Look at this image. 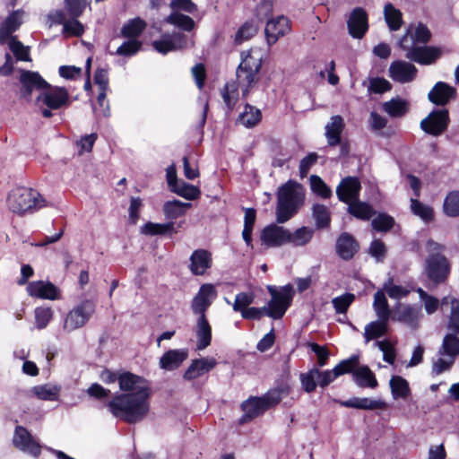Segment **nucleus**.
Segmentation results:
<instances>
[{
  "label": "nucleus",
  "mask_w": 459,
  "mask_h": 459,
  "mask_svg": "<svg viewBox=\"0 0 459 459\" xmlns=\"http://www.w3.org/2000/svg\"><path fill=\"white\" fill-rule=\"evenodd\" d=\"M118 384L125 394H116L108 403L110 413L133 424L143 420L150 411L151 389L146 379L131 372L118 376Z\"/></svg>",
  "instance_id": "1"
},
{
  "label": "nucleus",
  "mask_w": 459,
  "mask_h": 459,
  "mask_svg": "<svg viewBox=\"0 0 459 459\" xmlns=\"http://www.w3.org/2000/svg\"><path fill=\"white\" fill-rule=\"evenodd\" d=\"M242 56L236 71L238 83L228 82L221 90V97L229 111H231L238 102V87L241 88L243 96H247L249 89L258 81L259 71L262 67L261 56H255L251 53H247L246 56L243 53Z\"/></svg>",
  "instance_id": "2"
},
{
  "label": "nucleus",
  "mask_w": 459,
  "mask_h": 459,
  "mask_svg": "<svg viewBox=\"0 0 459 459\" xmlns=\"http://www.w3.org/2000/svg\"><path fill=\"white\" fill-rule=\"evenodd\" d=\"M279 224L278 222L271 223L262 230L260 233L262 246L267 248L280 247L285 245L304 247L311 241L315 233L313 229L306 226L291 231Z\"/></svg>",
  "instance_id": "3"
},
{
  "label": "nucleus",
  "mask_w": 459,
  "mask_h": 459,
  "mask_svg": "<svg viewBox=\"0 0 459 459\" xmlns=\"http://www.w3.org/2000/svg\"><path fill=\"white\" fill-rule=\"evenodd\" d=\"M304 191L297 182L289 180L281 186L277 195L276 222L284 223L290 220L304 203Z\"/></svg>",
  "instance_id": "4"
},
{
  "label": "nucleus",
  "mask_w": 459,
  "mask_h": 459,
  "mask_svg": "<svg viewBox=\"0 0 459 459\" xmlns=\"http://www.w3.org/2000/svg\"><path fill=\"white\" fill-rule=\"evenodd\" d=\"M9 209L17 214L34 212L46 206V201L35 189L17 187L9 194L7 198Z\"/></svg>",
  "instance_id": "5"
},
{
  "label": "nucleus",
  "mask_w": 459,
  "mask_h": 459,
  "mask_svg": "<svg viewBox=\"0 0 459 459\" xmlns=\"http://www.w3.org/2000/svg\"><path fill=\"white\" fill-rule=\"evenodd\" d=\"M69 102V93L64 87H52L50 84L36 98L35 105L41 115L49 118L53 116L51 110L59 109Z\"/></svg>",
  "instance_id": "6"
},
{
  "label": "nucleus",
  "mask_w": 459,
  "mask_h": 459,
  "mask_svg": "<svg viewBox=\"0 0 459 459\" xmlns=\"http://www.w3.org/2000/svg\"><path fill=\"white\" fill-rule=\"evenodd\" d=\"M267 290L271 299L265 307L266 316L273 319L281 318L291 305L294 297V289L291 284H286L280 289L268 285Z\"/></svg>",
  "instance_id": "7"
},
{
  "label": "nucleus",
  "mask_w": 459,
  "mask_h": 459,
  "mask_svg": "<svg viewBox=\"0 0 459 459\" xmlns=\"http://www.w3.org/2000/svg\"><path fill=\"white\" fill-rule=\"evenodd\" d=\"M398 45L403 50L406 51L405 57L407 59L420 65H432L441 56L439 48L428 46H413V41L409 37H402Z\"/></svg>",
  "instance_id": "8"
},
{
  "label": "nucleus",
  "mask_w": 459,
  "mask_h": 459,
  "mask_svg": "<svg viewBox=\"0 0 459 459\" xmlns=\"http://www.w3.org/2000/svg\"><path fill=\"white\" fill-rule=\"evenodd\" d=\"M95 312V303L86 299L73 307L65 316L63 329L72 333L84 326Z\"/></svg>",
  "instance_id": "9"
},
{
  "label": "nucleus",
  "mask_w": 459,
  "mask_h": 459,
  "mask_svg": "<svg viewBox=\"0 0 459 459\" xmlns=\"http://www.w3.org/2000/svg\"><path fill=\"white\" fill-rule=\"evenodd\" d=\"M194 41L181 32L165 33L159 39L152 42L153 48L160 54L166 55L169 52L178 51L192 47Z\"/></svg>",
  "instance_id": "10"
},
{
  "label": "nucleus",
  "mask_w": 459,
  "mask_h": 459,
  "mask_svg": "<svg viewBox=\"0 0 459 459\" xmlns=\"http://www.w3.org/2000/svg\"><path fill=\"white\" fill-rule=\"evenodd\" d=\"M449 124V113L446 108L433 110L421 120L420 128L427 134L437 136L444 133Z\"/></svg>",
  "instance_id": "11"
},
{
  "label": "nucleus",
  "mask_w": 459,
  "mask_h": 459,
  "mask_svg": "<svg viewBox=\"0 0 459 459\" xmlns=\"http://www.w3.org/2000/svg\"><path fill=\"white\" fill-rule=\"evenodd\" d=\"M217 297V290L211 283L203 284L194 297L191 308L198 316H206L205 312Z\"/></svg>",
  "instance_id": "12"
},
{
  "label": "nucleus",
  "mask_w": 459,
  "mask_h": 459,
  "mask_svg": "<svg viewBox=\"0 0 459 459\" xmlns=\"http://www.w3.org/2000/svg\"><path fill=\"white\" fill-rule=\"evenodd\" d=\"M13 443L16 448L34 457H38L41 453V446L22 426L15 428Z\"/></svg>",
  "instance_id": "13"
},
{
  "label": "nucleus",
  "mask_w": 459,
  "mask_h": 459,
  "mask_svg": "<svg viewBox=\"0 0 459 459\" xmlns=\"http://www.w3.org/2000/svg\"><path fill=\"white\" fill-rule=\"evenodd\" d=\"M418 74L417 67L407 61L396 60L390 64L388 68L389 77L395 82L409 83L415 80Z\"/></svg>",
  "instance_id": "14"
},
{
  "label": "nucleus",
  "mask_w": 459,
  "mask_h": 459,
  "mask_svg": "<svg viewBox=\"0 0 459 459\" xmlns=\"http://www.w3.org/2000/svg\"><path fill=\"white\" fill-rule=\"evenodd\" d=\"M447 259L440 254H433L427 259L426 273L429 280L438 284L443 282L448 274Z\"/></svg>",
  "instance_id": "15"
},
{
  "label": "nucleus",
  "mask_w": 459,
  "mask_h": 459,
  "mask_svg": "<svg viewBox=\"0 0 459 459\" xmlns=\"http://www.w3.org/2000/svg\"><path fill=\"white\" fill-rule=\"evenodd\" d=\"M21 95L27 100H30L34 90H43L48 83L37 72L22 70L20 76Z\"/></svg>",
  "instance_id": "16"
},
{
  "label": "nucleus",
  "mask_w": 459,
  "mask_h": 459,
  "mask_svg": "<svg viewBox=\"0 0 459 459\" xmlns=\"http://www.w3.org/2000/svg\"><path fill=\"white\" fill-rule=\"evenodd\" d=\"M457 91L445 82H437L428 93V100L437 106H446L455 100Z\"/></svg>",
  "instance_id": "17"
},
{
  "label": "nucleus",
  "mask_w": 459,
  "mask_h": 459,
  "mask_svg": "<svg viewBox=\"0 0 459 459\" xmlns=\"http://www.w3.org/2000/svg\"><path fill=\"white\" fill-rule=\"evenodd\" d=\"M347 25L352 38L361 39L368 29L367 12L361 7L354 8L347 21Z\"/></svg>",
  "instance_id": "18"
},
{
  "label": "nucleus",
  "mask_w": 459,
  "mask_h": 459,
  "mask_svg": "<svg viewBox=\"0 0 459 459\" xmlns=\"http://www.w3.org/2000/svg\"><path fill=\"white\" fill-rule=\"evenodd\" d=\"M26 290L28 294L33 298L49 300L60 299L59 289L50 281H31L27 285Z\"/></svg>",
  "instance_id": "19"
},
{
  "label": "nucleus",
  "mask_w": 459,
  "mask_h": 459,
  "mask_svg": "<svg viewBox=\"0 0 459 459\" xmlns=\"http://www.w3.org/2000/svg\"><path fill=\"white\" fill-rule=\"evenodd\" d=\"M361 185L355 177L343 178L336 188V195L341 202L351 204L359 199Z\"/></svg>",
  "instance_id": "20"
},
{
  "label": "nucleus",
  "mask_w": 459,
  "mask_h": 459,
  "mask_svg": "<svg viewBox=\"0 0 459 459\" xmlns=\"http://www.w3.org/2000/svg\"><path fill=\"white\" fill-rule=\"evenodd\" d=\"M359 249V245L358 241L351 234L348 232L342 233L336 239V254L342 260L349 261L352 259Z\"/></svg>",
  "instance_id": "21"
},
{
  "label": "nucleus",
  "mask_w": 459,
  "mask_h": 459,
  "mask_svg": "<svg viewBox=\"0 0 459 459\" xmlns=\"http://www.w3.org/2000/svg\"><path fill=\"white\" fill-rule=\"evenodd\" d=\"M216 365L217 361L214 358L204 357L193 359L187 369L185 371L183 377L185 380L188 381L196 379L210 372Z\"/></svg>",
  "instance_id": "22"
},
{
  "label": "nucleus",
  "mask_w": 459,
  "mask_h": 459,
  "mask_svg": "<svg viewBox=\"0 0 459 459\" xmlns=\"http://www.w3.org/2000/svg\"><path fill=\"white\" fill-rule=\"evenodd\" d=\"M422 318L420 308L411 306L403 305L396 309L393 316V319L401 322L411 329H417L420 321Z\"/></svg>",
  "instance_id": "23"
},
{
  "label": "nucleus",
  "mask_w": 459,
  "mask_h": 459,
  "mask_svg": "<svg viewBox=\"0 0 459 459\" xmlns=\"http://www.w3.org/2000/svg\"><path fill=\"white\" fill-rule=\"evenodd\" d=\"M290 30L287 17L279 16L267 22L264 32L269 45L274 44L280 37L284 36Z\"/></svg>",
  "instance_id": "24"
},
{
  "label": "nucleus",
  "mask_w": 459,
  "mask_h": 459,
  "mask_svg": "<svg viewBox=\"0 0 459 459\" xmlns=\"http://www.w3.org/2000/svg\"><path fill=\"white\" fill-rule=\"evenodd\" d=\"M189 270L194 275H203L211 268L212 259V254L206 249L195 250L190 258Z\"/></svg>",
  "instance_id": "25"
},
{
  "label": "nucleus",
  "mask_w": 459,
  "mask_h": 459,
  "mask_svg": "<svg viewBox=\"0 0 459 459\" xmlns=\"http://www.w3.org/2000/svg\"><path fill=\"white\" fill-rule=\"evenodd\" d=\"M187 357L188 351L186 349L169 350L160 357V368L167 371L175 370L180 367Z\"/></svg>",
  "instance_id": "26"
},
{
  "label": "nucleus",
  "mask_w": 459,
  "mask_h": 459,
  "mask_svg": "<svg viewBox=\"0 0 459 459\" xmlns=\"http://www.w3.org/2000/svg\"><path fill=\"white\" fill-rule=\"evenodd\" d=\"M342 406L346 408H354L359 410H384L386 408V403L380 399H372L368 397H352L349 400L341 403Z\"/></svg>",
  "instance_id": "27"
},
{
  "label": "nucleus",
  "mask_w": 459,
  "mask_h": 459,
  "mask_svg": "<svg viewBox=\"0 0 459 459\" xmlns=\"http://www.w3.org/2000/svg\"><path fill=\"white\" fill-rule=\"evenodd\" d=\"M196 349L203 351L207 348L212 342V327L206 316H198L195 326Z\"/></svg>",
  "instance_id": "28"
},
{
  "label": "nucleus",
  "mask_w": 459,
  "mask_h": 459,
  "mask_svg": "<svg viewBox=\"0 0 459 459\" xmlns=\"http://www.w3.org/2000/svg\"><path fill=\"white\" fill-rule=\"evenodd\" d=\"M344 128V122L341 116H333L325 126V137L330 146H336L341 143V134Z\"/></svg>",
  "instance_id": "29"
},
{
  "label": "nucleus",
  "mask_w": 459,
  "mask_h": 459,
  "mask_svg": "<svg viewBox=\"0 0 459 459\" xmlns=\"http://www.w3.org/2000/svg\"><path fill=\"white\" fill-rule=\"evenodd\" d=\"M241 408L245 412L240 419L241 423L247 422L263 414L266 411L259 396H253L244 401L241 404Z\"/></svg>",
  "instance_id": "30"
},
{
  "label": "nucleus",
  "mask_w": 459,
  "mask_h": 459,
  "mask_svg": "<svg viewBox=\"0 0 459 459\" xmlns=\"http://www.w3.org/2000/svg\"><path fill=\"white\" fill-rule=\"evenodd\" d=\"M459 333L447 332L438 348V355L454 359L459 355Z\"/></svg>",
  "instance_id": "31"
},
{
  "label": "nucleus",
  "mask_w": 459,
  "mask_h": 459,
  "mask_svg": "<svg viewBox=\"0 0 459 459\" xmlns=\"http://www.w3.org/2000/svg\"><path fill=\"white\" fill-rule=\"evenodd\" d=\"M382 108L391 117H402L409 111L410 102L401 97H394L384 102Z\"/></svg>",
  "instance_id": "32"
},
{
  "label": "nucleus",
  "mask_w": 459,
  "mask_h": 459,
  "mask_svg": "<svg viewBox=\"0 0 459 459\" xmlns=\"http://www.w3.org/2000/svg\"><path fill=\"white\" fill-rule=\"evenodd\" d=\"M403 37H409L413 41V46L426 44L431 37L428 27L421 22L411 24Z\"/></svg>",
  "instance_id": "33"
},
{
  "label": "nucleus",
  "mask_w": 459,
  "mask_h": 459,
  "mask_svg": "<svg viewBox=\"0 0 459 459\" xmlns=\"http://www.w3.org/2000/svg\"><path fill=\"white\" fill-rule=\"evenodd\" d=\"M353 379L359 387L376 388L377 381L368 366H362L353 371Z\"/></svg>",
  "instance_id": "34"
},
{
  "label": "nucleus",
  "mask_w": 459,
  "mask_h": 459,
  "mask_svg": "<svg viewBox=\"0 0 459 459\" xmlns=\"http://www.w3.org/2000/svg\"><path fill=\"white\" fill-rule=\"evenodd\" d=\"M388 321L377 318V320L368 323L365 326L363 333L365 342H368L371 340L384 336L387 332Z\"/></svg>",
  "instance_id": "35"
},
{
  "label": "nucleus",
  "mask_w": 459,
  "mask_h": 459,
  "mask_svg": "<svg viewBox=\"0 0 459 459\" xmlns=\"http://www.w3.org/2000/svg\"><path fill=\"white\" fill-rule=\"evenodd\" d=\"M147 23L140 17L129 20L121 29V35L128 39H137L146 29Z\"/></svg>",
  "instance_id": "36"
},
{
  "label": "nucleus",
  "mask_w": 459,
  "mask_h": 459,
  "mask_svg": "<svg viewBox=\"0 0 459 459\" xmlns=\"http://www.w3.org/2000/svg\"><path fill=\"white\" fill-rule=\"evenodd\" d=\"M191 206L189 203L179 200L168 201L163 204V213L168 220H176L185 215L186 209Z\"/></svg>",
  "instance_id": "37"
},
{
  "label": "nucleus",
  "mask_w": 459,
  "mask_h": 459,
  "mask_svg": "<svg viewBox=\"0 0 459 459\" xmlns=\"http://www.w3.org/2000/svg\"><path fill=\"white\" fill-rule=\"evenodd\" d=\"M262 118L260 109L257 108L247 104L244 110L239 114L238 122L247 128L254 127L256 126Z\"/></svg>",
  "instance_id": "38"
},
{
  "label": "nucleus",
  "mask_w": 459,
  "mask_h": 459,
  "mask_svg": "<svg viewBox=\"0 0 459 459\" xmlns=\"http://www.w3.org/2000/svg\"><path fill=\"white\" fill-rule=\"evenodd\" d=\"M141 232L144 235L155 236L164 235L166 233L173 234L178 231L175 229V223L173 221L167 223H153L149 221L142 227Z\"/></svg>",
  "instance_id": "39"
},
{
  "label": "nucleus",
  "mask_w": 459,
  "mask_h": 459,
  "mask_svg": "<svg viewBox=\"0 0 459 459\" xmlns=\"http://www.w3.org/2000/svg\"><path fill=\"white\" fill-rule=\"evenodd\" d=\"M166 23L174 25L185 31H191L195 28L194 20L179 12H173L164 19Z\"/></svg>",
  "instance_id": "40"
},
{
  "label": "nucleus",
  "mask_w": 459,
  "mask_h": 459,
  "mask_svg": "<svg viewBox=\"0 0 459 459\" xmlns=\"http://www.w3.org/2000/svg\"><path fill=\"white\" fill-rule=\"evenodd\" d=\"M256 219V212L254 208H246L244 216V228L242 238L247 246L253 248L252 231Z\"/></svg>",
  "instance_id": "41"
},
{
  "label": "nucleus",
  "mask_w": 459,
  "mask_h": 459,
  "mask_svg": "<svg viewBox=\"0 0 459 459\" xmlns=\"http://www.w3.org/2000/svg\"><path fill=\"white\" fill-rule=\"evenodd\" d=\"M373 308L377 318L389 320L391 311L385 295L383 290H377L374 294Z\"/></svg>",
  "instance_id": "42"
},
{
  "label": "nucleus",
  "mask_w": 459,
  "mask_h": 459,
  "mask_svg": "<svg viewBox=\"0 0 459 459\" xmlns=\"http://www.w3.org/2000/svg\"><path fill=\"white\" fill-rule=\"evenodd\" d=\"M348 211L354 217L364 221L369 220L375 214L371 205L359 202V199L349 204Z\"/></svg>",
  "instance_id": "43"
},
{
  "label": "nucleus",
  "mask_w": 459,
  "mask_h": 459,
  "mask_svg": "<svg viewBox=\"0 0 459 459\" xmlns=\"http://www.w3.org/2000/svg\"><path fill=\"white\" fill-rule=\"evenodd\" d=\"M390 388L394 399H406L410 394L407 380L399 376H393L390 379Z\"/></svg>",
  "instance_id": "44"
},
{
  "label": "nucleus",
  "mask_w": 459,
  "mask_h": 459,
  "mask_svg": "<svg viewBox=\"0 0 459 459\" xmlns=\"http://www.w3.org/2000/svg\"><path fill=\"white\" fill-rule=\"evenodd\" d=\"M288 394V389L286 387H276L270 389L264 395L259 396L265 410H269L276 406L281 400L282 396Z\"/></svg>",
  "instance_id": "45"
},
{
  "label": "nucleus",
  "mask_w": 459,
  "mask_h": 459,
  "mask_svg": "<svg viewBox=\"0 0 459 459\" xmlns=\"http://www.w3.org/2000/svg\"><path fill=\"white\" fill-rule=\"evenodd\" d=\"M60 388L56 385H40L31 389V393L37 398L43 401H56L58 398Z\"/></svg>",
  "instance_id": "46"
},
{
  "label": "nucleus",
  "mask_w": 459,
  "mask_h": 459,
  "mask_svg": "<svg viewBox=\"0 0 459 459\" xmlns=\"http://www.w3.org/2000/svg\"><path fill=\"white\" fill-rule=\"evenodd\" d=\"M385 20L393 31H395L401 28L402 25V13L400 10L394 8V6L388 3L384 8Z\"/></svg>",
  "instance_id": "47"
},
{
  "label": "nucleus",
  "mask_w": 459,
  "mask_h": 459,
  "mask_svg": "<svg viewBox=\"0 0 459 459\" xmlns=\"http://www.w3.org/2000/svg\"><path fill=\"white\" fill-rule=\"evenodd\" d=\"M411 212L420 217L423 221L429 222L434 219L432 207L420 202L417 198H411Z\"/></svg>",
  "instance_id": "48"
},
{
  "label": "nucleus",
  "mask_w": 459,
  "mask_h": 459,
  "mask_svg": "<svg viewBox=\"0 0 459 459\" xmlns=\"http://www.w3.org/2000/svg\"><path fill=\"white\" fill-rule=\"evenodd\" d=\"M367 86L368 94H382L391 91L392 84L383 77H372L368 79V83H362Z\"/></svg>",
  "instance_id": "49"
},
{
  "label": "nucleus",
  "mask_w": 459,
  "mask_h": 459,
  "mask_svg": "<svg viewBox=\"0 0 459 459\" xmlns=\"http://www.w3.org/2000/svg\"><path fill=\"white\" fill-rule=\"evenodd\" d=\"M319 369L313 368L306 373L299 375L302 388L307 393H312L316 390L318 385Z\"/></svg>",
  "instance_id": "50"
},
{
  "label": "nucleus",
  "mask_w": 459,
  "mask_h": 459,
  "mask_svg": "<svg viewBox=\"0 0 459 459\" xmlns=\"http://www.w3.org/2000/svg\"><path fill=\"white\" fill-rule=\"evenodd\" d=\"M58 23L63 25V31L69 35L80 37L84 32V26L77 20V18L66 20L61 13L59 15Z\"/></svg>",
  "instance_id": "51"
},
{
  "label": "nucleus",
  "mask_w": 459,
  "mask_h": 459,
  "mask_svg": "<svg viewBox=\"0 0 459 459\" xmlns=\"http://www.w3.org/2000/svg\"><path fill=\"white\" fill-rule=\"evenodd\" d=\"M170 190L179 196L190 201L196 199L201 194L198 187L186 182L178 183Z\"/></svg>",
  "instance_id": "52"
},
{
  "label": "nucleus",
  "mask_w": 459,
  "mask_h": 459,
  "mask_svg": "<svg viewBox=\"0 0 459 459\" xmlns=\"http://www.w3.org/2000/svg\"><path fill=\"white\" fill-rule=\"evenodd\" d=\"M444 212L449 217L459 216V191L450 192L444 201Z\"/></svg>",
  "instance_id": "53"
},
{
  "label": "nucleus",
  "mask_w": 459,
  "mask_h": 459,
  "mask_svg": "<svg viewBox=\"0 0 459 459\" xmlns=\"http://www.w3.org/2000/svg\"><path fill=\"white\" fill-rule=\"evenodd\" d=\"M258 25L254 21L246 22L236 32L235 43L241 44L257 32Z\"/></svg>",
  "instance_id": "54"
},
{
  "label": "nucleus",
  "mask_w": 459,
  "mask_h": 459,
  "mask_svg": "<svg viewBox=\"0 0 459 459\" xmlns=\"http://www.w3.org/2000/svg\"><path fill=\"white\" fill-rule=\"evenodd\" d=\"M415 291L419 294L420 301L423 303L424 309L429 315L436 313L439 307V300L429 294L421 288H417Z\"/></svg>",
  "instance_id": "55"
},
{
  "label": "nucleus",
  "mask_w": 459,
  "mask_h": 459,
  "mask_svg": "<svg viewBox=\"0 0 459 459\" xmlns=\"http://www.w3.org/2000/svg\"><path fill=\"white\" fill-rule=\"evenodd\" d=\"M313 217L318 229L328 227L330 224V212L325 205L315 204L313 206Z\"/></svg>",
  "instance_id": "56"
},
{
  "label": "nucleus",
  "mask_w": 459,
  "mask_h": 459,
  "mask_svg": "<svg viewBox=\"0 0 459 459\" xmlns=\"http://www.w3.org/2000/svg\"><path fill=\"white\" fill-rule=\"evenodd\" d=\"M394 225V220L386 213H379L371 221V226L377 232H387Z\"/></svg>",
  "instance_id": "57"
},
{
  "label": "nucleus",
  "mask_w": 459,
  "mask_h": 459,
  "mask_svg": "<svg viewBox=\"0 0 459 459\" xmlns=\"http://www.w3.org/2000/svg\"><path fill=\"white\" fill-rule=\"evenodd\" d=\"M310 186L311 190L318 196L322 198L331 197L333 192L331 188L323 181V179L316 175L310 176Z\"/></svg>",
  "instance_id": "58"
},
{
  "label": "nucleus",
  "mask_w": 459,
  "mask_h": 459,
  "mask_svg": "<svg viewBox=\"0 0 459 459\" xmlns=\"http://www.w3.org/2000/svg\"><path fill=\"white\" fill-rule=\"evenodd\" d=\"M255 295L253 291L239 292L236 295L232 303V308L235 312H241L249 307L254 303Z\"/></svg>",
  "instance_id": "59"
},
{
  "label": "nucleus",
  "mask_w": 459,
  "mask_h": 459,
  "mask_svg": "<svg viewBox=\"0 0 459 459\" xmlns=\"http://www.w3.org/2000/svg\"><path fill=\"white\" fill-rule=\"evenodd\" d=\"M9 48L13 53L17 60L30 61L29 48L25 47L21 41L17 40L16 37L9 39Z\"/></svg>",
  "instance_id": "60"
},
{
  "label": "nucleus",
  "mask_w": 459,
  "mask_h": 459,
  "mask_svg": "<svg viewBox=\"0 0 459 459\" xmlns=\"http://www.w3.org/2000/svg\"><path fill=\"white\" fill-rule=\"evenodd\" d=\"M34 314L36 326L39 330L46 328L53 318V310L48 307H38L35 308Z\"/></svg>",
  "instance_id": "61"
},
{
  "label": "nucleus",
  "mask_w": 459,
  "mask_h": 459,
  "mask_svg": "<svg viewBox=\"0 0 459 459\" xmlns=\"http://www.w3.org/2000/svg\"><path fill=\"white\" fill-rule=\"evenodd\" d=\"M142 48V42L137 39H129L119 46L116 55L122 56H131L135 55Z\"/></svg>",
  "instance_id": "62"
},
{
  "label": "nucleus",
  "mask_w": 459,
  "mask_h": 459,
  "mask_svg": "<svg viewBox=\"0 0 459 459\" xmlns=\"http://www.w3.org/2000/svg\"><path fill=\"white\" fill-rule=\"evenodd\" d=\"M355 296L352 293H345L332 299V304L337 314H344L354 301Z\"/></svg>",
  "instance_id": "63"
},
{
  "label": "nucleus",
  "mask_w": 459,
  "mask_h": 459,
  "mask_svg": "<svg viewBox=\"0 0 459 459\" xmlns=\"http://www.w3.org/2000/svg\"><path fill=\"white\" fill-rule=\"evenodd\" d=\"M65 8L71 18L80 17L85 10L87 0H64Z\"/></svg>",
  "instance_id": "64"
}]
</instances>
